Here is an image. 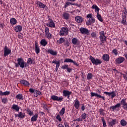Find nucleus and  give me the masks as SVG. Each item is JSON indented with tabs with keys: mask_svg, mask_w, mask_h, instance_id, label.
<instances>
[{
	"mask_svg": "<svg viewBox=\"0 0 127 127\" xmlns=\"http://www.w3.org/2000/svg\"><path fill=\"white\" fill-rule=\"evenodd\" d=\"M35 63V62L34 61V60L32 59L31 58H29L28 59V60L27 61V64L31 65L32 64H34Z\"/></svg>",
	"mask_w": 127,
	"mask_h": 127,
	"instance_id": "c85d7f7f",
	"label": "nucleus"
},
{
	"mask_svg": "<svg viewBox=\"0 0 127 127\" xmlns=\"http://www.w3.org/2000/svg\"><path fill=\"white\" fill-rule=\"evenodd\" d=\"M104 93L106 94V95H108L109 97H111L112 99H114V98L116 97V92H115V91H112L111 92L105 91Z\"/></svg>",
	"mask_w": 127,
	"mask_h": 127,
	"instance_id": "ddd939ff",
	"label": "nucleus"
},
{
	"mask_svg": "<svg viewBox=\"0 0 127 127\" xmlns=\"http://www.w3.org/2000/svg\"><path fill=\"white\" fill-rule=\"evenodd\" d=\"M125 61V58L122 57H120L116 60V63H118V64H121V63H123Z\"/></svg>",
	"mask_w": 127,
	"mask_h": 127,
	"instance_id": "2eb2a0df",
	"label": "nucleus"
},
{
	"mask_svg": "<svg viewBox=\"0 0 127 127\" xmlns=\"http://www.w3.org/2000/svg\"><path fill=\"white\" fill-rule=\"evenodd\" d=\"M63 84L64 86H68V82H67V81H63Z\"/></svg>",
	"mask_w": 127,
	"mask_h": 127,
	"instance_id": "052dcab7",
	"label": "nucleus"
},
{
	"mask_svg": "<svg viewBox=\"0 0 127 127\" xmlns=\"http://www.w3.org/2000/svg\"><path fill=\"white\" fill-rule=\"evenodd\" d=\"M18 38H19L20 39H22V38H23L22 34H19L18 35Z\"/></svg>",
	"mask_w": 127,
	"mask_h": 127,
	"instance_id": "69168bd1",
	"label": "nucleus"
},
{
	"mask_svg": "<svg viewBox=\"0 0 127 127\" xmlns=\"http://www.w3.org/2000/svg\"><path fill=\"white\" fill-rule=\"evenodd\" d=\"M96 36H97V33H96L95 32H92L91 33V37H92V38H95Z\"/></svg>",
	"mask_w": 127,
	"mask_h": 127,
	"instance_id": "864d4df0",
	"label": "nucleus"
},
{
	"mask_svg": "<svg viewBox=\"0 0 127 127\" xmlns=\"http://www.w3.org/2000/svg\"><path fill=\"white\" fill-rule=\"evenodd\" d=\"M89 60H91L92 64L93 65H96V66L99 65V64H102V61L100 60L99 59H95L92 56H90Z\"/></svg>",
	"mask_w": 127,
	"mask_h": 127,
	"instance_id": "f03ea898",
	"label": "nucleus"
},
{
	"mask_svg": "<svg viewBox=\"0 0 127 127\" xmlns=\"http://www.w3.org/2000/svg\"><path fill=\"white\" fill-rule=\"evenodd\" d=\"M127 8H125L124 12L123 13L122 19L121 21V23L124 25H126L127 24Z\"/></svg>",
	"mask_w": 127,
	"mask_h": 127,
	"instance_id": "20e7f679",
	"label": "nucleus"
},
{
	"mask_svg": "<svg viewBox=\"0 0 127 127\" xmlns=\"http://www.w3.org/2000/svg\"><path fill=\"white\" fill-rule=\"evenodd\" d=\"M99 39L100 40V45H101V46H104V45H105L104 44L105 43V41H106L107 39V36L105 35V32H104V31L99 32Z\"/></svg>",
	"mask_w": 127,
	"mask_h": 127,
	"instance_id": "f257e3e1",
	"label": "nucleus"
},
{
	"mask_svg": "<svg viewBox=\"0 0 127 127\" xmlns=\"http://www.w3.org/2000/svg\"><path fill=\"white\" fill-rule=\"evenodd\" d=\"M70 5H75V4L70 2H66L64 5V8H66L68 6H70Z\"/></svg>",
	"mask_w": 127,
	"mask_h": 127,
	"instance_id": "4c0bfd02",
	"label": "nucleus"
},
{
	"mask_svg": "<svg viewBox=\"0 0 127 127\" xmlns=\"http://www.w3.org/2000/svg\"><path fill=\"white\" fill-rule=\"evenodd\" d=\"M75 19L76 22H78V23H80L83 21V18H82L81 16H76L75 17Z\"/></svg>",
	"mask_w": 127,
	"mask_h": 127,
	"instance_id": "c756f323",
	"label": "nucleus"
},
{
	"mask_svg": "<svg viewBox=\"0 0 127 127\" xmlns=\"http://www.w3.org/2000/svg\"><path fill=\"white\" fill-rule=\"evenodd\" d=\"M72 94V92L69 91L68 90H64L63 92V96L64 97H67V99H69L70 95Z\"/></svg>",
	"mask_w": 127,
	"mask_h": 127,
	"instance_id": "9b49d317",
	"label": "nucleus"
},
{
	"mask_svg": "<svg viewBox=\"0 0 127 127\" xmlns=\"http://www.w3.org/2000/svg\"><path fill=\"white\" fill-rule=\"evenodd\" d=\"M65 107L63 108L62 110H61V111L59 112L60 116H63V115L65 114Z\"/></svg>",
	"mask_w": 127,
	"mask_h": 127,
	"instance_id": "ea45409f",
	"label": "nucleus"
},
{
	"mask_svg": "<svg viewBox=\"0 0 127 127\" xmlns=\"http://www.w3.org/2000/svg\"><path fill=\"white\" fill-rule=\"evenodd\" d=\"M35 97H37L38 96H40V95H41V92L37 90H35Z\"/></svg>",
	"mask_w": 127,
	"mask_h": 127,
	"instance_id": "a19ab883",
	"label": "nucleus"
},
{
	"mask_svg": "<svg viewBox=\"0 0 127 127\" xmlns=\"http://www.w3.org/2000/svg\"><path fill=\"white\" fill-rule=\"evenodd\" d=\"M40 43L42 46H44V47H45V46L47 45L48 42H47V41H46V39H43L41 40Z\"/></svg>",
	"mask_w": 127,
	"mask_h": 127,
	"instance_id": "412c9836",
	"label": "nucleus"
},
{
	"mask_svg": "<svg viewBox=\"0 0 127 127\" xmlns=\"http://www.w3.org/2000/svg\"><path fill=\"white\" fill-rule=\"evenodd\" d=\"M101 120L102 121L103 127H107V124L106 123V121L104 118H102Z\"/></svg>",
	"mask_w": 127,
	"mask_h": 127,
	"instance_id": "49530a36",
	"label": "nucleus"
},
{
	"mask_svg": "<svg viewBox=\"0 0 127 127\" xmlns=\"http://www.w3.org/2000/svg\"><path fill=\"white\" fill-rule=\"evenodd\" d=\"M71 42L74 45H78L79 44V40L76 38H73L71 40Z\"/></svg>",
	"mask_w": 127,
	"mask_h": 127,
	"instance_id": "b1692460",
	"label": "nucleus"
},
{
	"mask_svg": "<svg viewBox=\"0 0 127 127\" xmlns=\"http://www.w3.org/2000/svg\"><path fill=\"white\" fill-rule=\"evenodd\" d=\"M10 94V91H5L3 93V96H8Z\"/></svg>",
	"mask_w": 127,
	"mask_h": 127,
	"instance_id": "603ef678",
	"label": "nucleus"
},
{
	"mask_svg": "<svg viewBox=\"0 0 127 127\" xmlns=\"http://www.w3.org/2000/svg\"><path fill=\"white\" fill-rule=\"evenodd\" d=\"M95 18H91V19H89L88 21L86 22V24L87 25H91V24L95 23Z\"/></svg>",
	"mask_w": 127,
	"mask_h": 127,
	"instance_id": "393cba45",
	"label": "nucleus"
},
{
	"mask_svg": "<svg viewBox=\"0 0 127 127\" xmlns=\"http://www.w3.org/2000/svg\"><path fill=\"white\" fill-rule=\"evenodd\" d=\"M64 126H65V127H69V124H68V123L66 122H64Z\"/></svg>",
	"mask_w": 127,
	"mask_h": 127,
	"instance_id": "e2e57ef3",
	"label": "nucleus"
},
{
	"mask_svg": "<svg viewBox=\"0 0 127 127\" xmlns=\"http://www.w3.org/2000/svg\"><path fill=\"white\" fill-rule=\"evenodd\" d=\"M115 107L116 108H120L121 107V104L120 103H118L117 104L115 105Z\"/></svg>",
	"mask_w": 127,
	"mask_h": 127,
	"instance_id": "0e129e2a",
	"label": "nucleus"
},
{
	"mask_svg": "<svg viewBox=\"0 0 127 127\" xmlns=\"http://www.w3.org/2000/svg\"><path fill=\"white\" fill-rule=\"evenodd\" d=\"M86 17L87 18H93V15H92V14H88L87 15Z\"/></svg>",
	"mask_w": 127,
	"mask_h": 127,
	"instance_id": "13d9d810",
	"label": "nucleus"
},
{
	"mask_svg": "<svg viewBox=\"0 0 127 127\" xmlns=\"http://www.w3.org/2000/svg\"><path fill=\"white\" fill-rule=\"evenodd\" d=\"M99 112L100 113V115L104 116V109H99Z\"/></svg>",
	"mask_w": 127,
	"mask_h": 127,
	"instance_id": "5fc2aeb1",
	"label": "nucleus"
},
{
	"mask_svg": "<svg viewBox=\"0 0 127 127\" xmlns=\"http://www.w3.org/2000/svg\"><path fill=\"white\" fill-rule=\"evenodd\" d=\"M92 8L93 9H95V12H97V14L99 13V11H100V8H99V7H98V6H97V5L93 4L92 5Z\"/></svg>",
	"mask_w": 127,
	"mask_h": 127,
	"instance_id": "bb28decb",
	"label": "nucleus"
},
{
	"mask_svg": "<svg viewBox=\"0 0 127 127\" xmlns=\"http://www.w3.org/2000/svg\"><path fill=\"white\" fill-rule=\"evenodd\" d=\"M80 118H81L82 120H86L87 118V114L85 113H82L80 116Z\"/></svg>",
	"mask_w": 127,
	"mask_h": 127,
	"instance_id": "37998d69",
	"label": "nucleus"
},
{
	"mask_svg": "<svg viewBox=\"0 0 127 127\" xmlns=\"http://www.w3.org/2000/svg\"><path fill=\"white\" fill-rule=\"evenodd\" d=\"M73 105L74 108H75V109L76 110H78V109H79V108L80 107V101H79L78 99H76L74 100V101L73 103Z\"/></svg>",
	"mask_w": 127,
	"mask_h": 127,
	"instance_id": "f8f14e48",
	"label": "nucleus"
},
{
	"mask_svg": "<svg viewBox=\"0 0 127 127\" xmlns=\"http://www.w3.org/2000/svg\"><path fill=\"white\" fill-rule=\"evenodd\" d=\"M17 61L19 65L20 66V68L23 69L24 67H26V64L25 63V62H24V61L23 60V58H18Z\"/></svg>",
	"mask_w": 127,
	"mask_h": 127,
	"instance_id": "39448f33",
	"label": "nucleus"
},
{
	"mask_svg": "<svg viewBox=\"0 0 127 127\" xmlns=\"http://www.w3.org/2000/svg\"><path fill=\"white\" fill-rule=\"evenodd\" d=\"M127 74H123L124 78L125 79V80H126V81H127Z\"/></svg>",
	"mask_w": 127,
	"mask_h": 127,
	"instance_id": "338daca9",
	"label": "nucleus"
},
{
	"mask_svg": "<svg viewBox=\"0 0 127 127\" xmlns=\"http://www.w3.org/2000/svg\"><path fill=\"white\" fill-rule=\"evenodd\" d=\"M112 53L114 54V55H115L116 56H117V55L119 54V53H118V50L116 49H115L112 51Z\"/></svg>",
	"mask_w": 127,
	"mask_h": 127,
	"instance_id": "a18cd8bd",
	"label": "nucleus"
},
{
	"mask_svg": "<svg viewBox=\"0 0 127 127\" xmlns=\"http://www.w3.org/2000/svg\"><path fill=\"white\" fill-rule=\"evenodd\" d=\"M56 119L58 120V121H59V122H62V118H61L60 115H58L56 116Z\"/></svg>",
	"mask_w": 127,
	"mask_h": 127,
	"instance_id": "8fccbe9b",
	"label": "nucleus"
},
{
	"mask_svg": "<svg viewBox=\"0 0 127 127\" xmlns=\"http://www.w3.org/2000/svg\"><path fill=\"white\" fill-rule=\"evenodd\" d=\"M3 50H4V54H3L4 57H6V56H8L9 54H11V49L8 48L7 46H5L3 49Z\"/></svg>",
	"mask_w": 127,
	"mask_h": 127,
	"instance_id": "423d86ee",
	"label": "nucleus"
},
{
	"mask_svg": "<svg viewBox=\"0 0 127 127\" xmlns=\"http://www.w3.org/2000/svg\"><path fill=\"white\" fill-rule=\"evenodd\" d=\"M38 119V114H35L31 119V122H36Z\"/></svg>",
	"mask_w": 127,
	"mask_h": 127,
	"instance_id": "7c9ffc66",
	"label": "nucleus"
},
{
	"mask_svg": "<svg viewBox=\"0 0 127 127\" xmlns=\"http://www.w3.org/2000/svg\"><path fill=\"white\" fill-rule=\"evenodd\" d=\"M95 96L97 98H101V99H103V100H105V97L102 96V95L100 94H98L97 93H96L94 92H91V97H94Z\"/></svg>",
	"mask_w": 127,
	"mask_h": 127,
	"instance_id": "aec40b11",
	"label": "nucleus"
},
{
	"mask_svg": "<svg viewBox=\"0 0 127 127\" xmlns=\"http://www.w3.org/2000/svg\"><path fill=\"white\" fill-rule=\"evenodd\" d=\"M102 59H103L104 61L108 62V61L110 60V56L108 54H104L102 57Z\"/></svg>",
	"mask_w": 127,
	"mask_h": 127,
	"instance_id": "a878e982",
	"label": "nucleus"
},
{
	"mask_svg": "<svg viewBox=\"0 0 127 127\" xmlns=\"http://www.w3.org/2000/svg\"><path fill=\"white\" fill-rule=\"evenodd\" d=\"M93 76H94V75H93L91 73H88L87 75V80H92V79H93Z\"/></svg>",
	"mask_w": 127,
	"mask_h": 127,
	"instance_id": "58836bf2",
	"label": "nucleus"
},
{
	"mask_svg": "<svg viewBox=\"0 0 127 127\" xmlns=\"http://www.w3.org/2000/svg\"><path fill=\"white\" fill-rule=\"evenodd\" d=\"M18 118H19V119H24V118H25V113H23L22 112H19Z\"/></svg>",
	"mask_w": 127,
	"mask_h": 127,
	"instance_id": "72a5a7b5",
	"label": "nucleus"
},
{
	"mask_svg": "<svg viewBox=\"0 0 127 127\" xmlns=\"http://www.w3.org/2000/svg\"><path fill=\"white\" fill-rule=\"evenodd\" d=\"M64 45H66V46H67V47L69 46L70 43H69V41H68V40H64Z\"/></svg>",
	"mask_w": 127,
	"mask_h": 127,
	"instance_id": "de8ad7c7",
	"label": "nucleus"
},
{
	"mask_svg": "<svg viewBox=\"0 0 127 127\" xmlns=\"http://www.w3.org/2000/svg\"><path fill=\"white\" fill-rule=\"evenodd\" d=\"M20 83L21 84L24 85V86H29V85H30V84H29V82L25 80H21L20 81Z\"/></svg>",
	"mask_w": 127,
	"mask_h": 127,
	"instance_id": "473e14b6",
	"label": "nucleus"
},
{
	"mask_svg": "<svg viewBox=\"0 0 127 127\" xmlns=\"http://www.w3.org/2000/svg\"><path fill=\"white\" fill-rule=\"evenodd\" d=\"M35 51L36 54H39L40 53V48L37 43H35Z\"/></svg>",
	"mask_w": 127,
	"mask_h": 127,
	"instance_id": "6ab92c4d",
	"label": "nucleus"
},
{
	"mask_svg": "<svg viewBox=\"0 0 127 127\" xmlns=\"http://www.w3.org/2000/svg\"><path fill=\"white\" fill-rule=\"evenodd\" d=\"M123 108L124 109H125V110H127V104H125V105H123Z\"/></svg>",
	"mask_w": 127,
	"mask_h": 127,
	"instance_id": "774afa93",
	"label": "nucleus"
},
{
	"mask_svg": "<svg viewBox=\"0 0 127 127\" xmlns=\"http://www.w3.org/2000/svg\"><path fill=\"white\" fill-rule=\"evenodd\" d=\"M7 102V99L6 98H3L2 99V103L3 104H5Z\"/></svg>",
	"mask_w": 127,
	"mask_h": 127,
	"instance_id": "4d7b16f0",
	"label": "nucleus"
},
{
	"mask_svg": "<svg viewBox=\"0 0 127 127\" xmlns=\"http://www.w3.org/2000/svg\"><path fill=\"white\" fill-rule=\"evenodd\" d=\"M68 68H69V65H68V64H64L62 66V68L64 69H66L67 70V69Z\"/></svg>",
	"mask_w": 127,
	"mask_h": 127,
	"instance_id": "3c124183",
	"label": "nucleus"
},
{
	"mask_svg": "<svg viewBox=\"0 0 127 127\" xmlns=\"http://www.w3.org/2000/svg\"><path fill=\"white\" fill-rule=\"evenodd\" d=\"M126 101V99H123L121 101V105H123V106H125V105H126L127 103Z\"/></svg>",
	"mask_w": 127,
	"mask_h": 127,
	"instance_id": "09e8293b",
	"label": "nucleus"
},
{
	"mask_svg": "<svg viewBox=\"0 0 127 127\" xmlns=\"http://www.w3.org/2000/svg\"><path fill=\"white\" fill-rule=\"evenodd\" d=\"M15 32H20L22 31V26L21 25H17L14 28Z\"/></svg>",
	"mask_w": 127,
	"mask_h": 127,
	"instance_id": "f3484780",
	"label": "nucleus"
},
{
	"mask_svg": "<svg viewBox=\"0 0 127 127\" xmlns=\"http://www.w3.org/2000/svg\"><path fill=\"white\" fill-rule=\"evenodd\" d=\"M51 100H53V101H63V97L61 96L60 97L56 96V95H52L51 97Z\"/></svg>",
	"mask_w": 127,
	"mask_h": 127,
	"instance_id": "1a4fd4ad",
	"label": "nucleus"
},
{
	"mask_svg": "<svg viewBox=\"0 0 127 127\" xmlns=\"http://www.w3.org/2000/svg\"><path fill=\"white\" fill-rule=\"evenodd\" d=\"M117 124H118V121L116 119H112L111 121L109 122V125L110 127H114Z\"/></svg>",
	"mask_w": 127,
	"mask_h": 127,
	"instance_id": "4468645a",
	"label": "nucleus"
},
{
	"mask_svg": "<svg viewBox=\"0 0 127 127\" xmlns=\"http://www.w3.org/2000/svg\"><path fill=\"white\" fill-rule=\"evenodd\" d=\"M12 109L16 111V112H19V107L16 104H13L12 106Z\"/></svg>",
	"mask_w": 127,
	"mask_h": 127,
	"instance_id": "2f4dec72",
	"label": "nucleus"
},
{
	"mask_svg": "<svg viewBox=\"0 0 127 127\" xmlns=\"http://www.w3.org/2000/svg\"><path fill=\"white\" fill-rule=\"evenodd\" d=\"M74 122H83V120L82 119V118H77L75 120H74Z\"/></svg>",
	"mask_w": 127,
	"mask_h": 127,
	"instance_id": "6e6d98bb",
	"label": "nucleus"
},
{
	"mask_svg": "<svg viewBox=\"0 0 127 127\" xmlns=\"http://www.w3.org/2000/svg\"><path fill=\"white\" fill-rule=\"evenodd\" d=\"M79 30L82 34H86L87 35H89V34L90 33L89 30L86 28L81 27L80 28Z\"/></svg>",
	"mask_w": 127,
	"mask_h": 127,
	"instance_id": "9d476101",
	"label": "nucleus"
},
{
	"mask_svg": "<svg viewBox=\"0 0 127 127\" xmlns=\"http://www.w3.org/2000/svg\"><path fill=\"white\" fill-rule=\"evenodd\" d=\"M64 62L66 63H72V62H73V60L71 59H65Z\"/></svg>",
	"mask_w": 127,
	"mask_h": 127,
	"instance_id": "c03bdc74",
	"label": "nucleus"
},
{
	"mask_svg": "<svg viewBox=\"0 0 127 127\" xmlns=\"http://www.w3.org/2000/svg\"><path fill=\"white\" fill-rule=\"evenodd\" d=\"M120 124L122 127H126L127 125V122L125 120V119H122L120 121Z\"/></svg>",
	"mask_w": 127,
	"mask_h": 127,
	"instance_id": "f704fd0d",
	"label": "nucleus"
},
{
	"mask_svg": "<svg viewBox=\"0 0 127 127\" xmlns=\"http://www.w3.org/2000/svg\"><path fill=\"white\" fill-rule=\"evenodd\" d=\"M70 17V14L68 12H64L63 14L62 18L63 19H66V20L69 19Z\"/></svg>",
	"mask_w": 127,
	"mask_h": 127,
	"instance_id": "dca6fc26",
	"label": "nucleus"
},
{
	"mask_svg": "<svg viewBox=\"0 0 127 127\" xmlns=\"http://www.w3.org/2000/svg\"><path fill=\"white\" fill-rule=\"evenodd\" d=\"M71 63H73L74 65H76V66H79V64H78V63H77L75 61H73V60L72 62H71Z\"/></svg>",
	"mask_w": 127,
	"mask_h": 127,
	"instance_id": "680f3d73",
	"label": "nucleus"
},
{
	"mask_svg": "<svg viewBox=\"0 0 127 127\" xmlns=\"http://www.w3.org/2000/svg\"><path fill=\"white\" fill-rule=\"evenodd\" d=\"M16 100L19 101H23V96L21 94H18L15 96Z\"/></svg>",
	"mask_w": 127,
	"mask_h": 127,
	"instance_id": "cd10ccee",
	"label": "nucleus"
},
{
	"mask_svg": "<svg viewBox=\"0 0 127 127\" xmlns=\"http://www.w3.org/2000/svg\"><path fill=\"white\" fill-rule=\"evenodd\" d=\"M68 30L67 27H63L60 31L59 35H60V36H66L68 35Z\"/></svg>",
	"mask_w": 127,
	"mask_h": 127,
	"instance_id": "7ed1b4c3",
	"label": "nucleus"
},
{
	"mask_svg": "<svg viewBox=\"0 0 127 127\" xmlns=\"http://www.w3.org/2000/svg\"><path fill=\"white\" fill-rule=\"evenodd\" d=\"M35 90H36L34 89L30 88V89H29V92H30V93H35Z\"/></svg>",
	"mask_w": 127,
	"mask_h": 127,
	"instance_id": "bf43d9fd",
	"label": "nucleus"
},
{
	"mask_svg": "<svg viewBox=\"0 0 127 127\" xmlns=\"http://www.w3.org/2000/svg\"><path fill=\"white\" fill-rule=\"evenodd\" d=\"M65 41V39L64 38H60L59 40L57 41L58 43L59 44H62V43H64Z\"/></svg>",
	"mask_w": 127,
	"mask_h": 127,
	"instance_id": "c9c22d12",
	"label": "nucleus"
},
{
	"mask_svg": "<svg viewBox=\"0 0 127 127\" xmlns=\"http://www.w3.org/2000/svg\"><path fill=\"white\" fill-rule=\"evenodd\" d=\"M46 25L48 27H51V28H55V23H54L52 19H49V21Z\"/></svg>",
	"mask_w": 127,
	"mask_h": 127,
	"instance_id": "6e6552de",
	"label": "nucleus"
},
{
	"mask_svg": "<svg viewBox=\"0 0 127 127\" xmlns=\"http://www.w3.org/2000/svg\"><path fill=\"white\" fill-rule=\"evenodd\" d=\"M36 4H37V5L39 6V7L40 8H45L46 7V5L45 4H43L42 2L39 1H37L36 2Z\"/></svg>",
	"mask_w": 127,
	"mask_h": 127,
	"instance_id": "a211bd4d",
	"label": "nucleus"
},
{
	"mask_svg": "<svg viewBox=\"0 0 127 127\" xmlns=\"http://www.w3.org/2000/svg\"><path fill=\"white\" fill-rule=\"evenodd\" d=\"M10 23L11 25H15L17 23V20L15 18H11L10 19Z\"/></svg>",
	"mask_w": 127,
	"mask_h": 127,
	"instance_id": "5701e85b",
	"label": "nucleus"
},
{
	"mask_svg": "<svg viewBox=\"0 0 127 127\" xmlns=\"http://www.w3.org/2000/svg\"><path fill=\"white\" fill-rule=\"evenodd\" d=\"M96 17L98 20H99V21H101V22H103V18H102V16L101 15V14H100V13H97Z\"/></svg>",
	"mask_w": 127,
	"mask_h": 127,
	"instance_id": "e433bc0d",
	"label": "nucleus"
},
{
	"mask_svg": "<svg viewBox=\"0 0 127 127\" xmlns=\"http://www.w3.org/2000/svg\"><path fill=\"white\" fill-rule=\"evenodd\" d=\"M27 112L28 113L29 115L33 116V111H31L30 109L27 108Z\"/></svg>",
	"mask_w": 127,
	"mask_h": 127,
	"instance_id": "79ce46f5",
	"label": "nucleus"
},
{
	"mask_svg": "<svg viewBox=\"0 0 127 127\" xmlns=\"http://www.w3.org/2000/svg\"><path fill=\"white\" fill-rule=\"evenodd\" d=\"M48 52L51 55H53V56H55L57 55V51H54L52 49H49L48 50Z\"/></svg>",
	"mask_w": 127,
	"mask_h": 127,
	"instance_id": "4be33fe9",
	"label": "nucleus"
},
{
	"mask_svg": "<svg viewBox=\"0 0 127 127\" xmlns=\"http://www.w3.org/2000/svg\"><path fill=\"white\" fill-rule=\"evenodd\" d=\"M45 31L46 37H47L48 39H51V38H52V35H51V34H50V32H49V28L46 27L45 29Z\"/></svg>",
	"mask_w": 127,
	"mask_h": 127,
	"instance_id": "0eeeda50",
	"label": "nucleus"
}]
</instances>
